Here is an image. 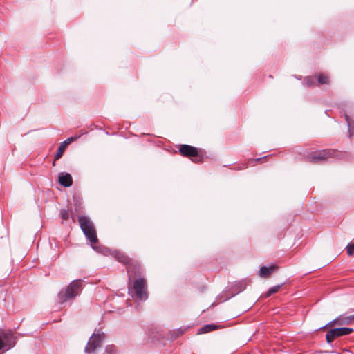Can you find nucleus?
Segmentation results:
<instances>
[{
    "instance_id": "nucleus-11",
    "label": "nucleus",
    "mask_w": 354,
    "mask_h": 354,
    "mask_svg": "<svg viewBox=\"0 0 354 354\" xmlns=\"http://www.w3.org/2000/svg\"><path fill=\"white\" fill-rule=\"evenodd\" d=\"M354 322V315H346L345 314L341 315L337 318H335L334 320L329 322L328 324H326L325 326L323 327V328H325L326 327L333 326L335 324L337 325H348L351 323Z\"/></svg>"
},
{
    "instance_id": "nucleus-4",
    "label": "nucleus",
    "mask_w": 354,
    "mask_h": 354,
    "mask_svg": "<svg viewBox=\"0 0 354 354\" xmlns=\"http://www.w3.org/2000/svg\"><path fill=\"white\" fill-rule=\"evenodd\" d=\"M90 246L96 252L102 254L105 256L111 254V250L101 244H100L97 237L96 230L93 223L90 222Z\"/></svg>"
},
{
    "instance_id": "nucleus-17",
    "label": "nucleus",
    "mask_w": 354,
    "mask_h": 354,
    "mask_svg": "<svg viewBox=\"0 0 354 354\" xmlns=\"http://www.w3.org/2000/svg\"><path fill=\"white\" fill-rule=\"evenodd\" d=\"M345 119L348 127L349 136L354 135V121L347 115H345Z\"/></svg>"
},
{
    "instance_id": "nucleus-12",
    "label": "nucleus",
    "mask_w": 354,
    "mask_h": 354,
    "mask_svg": "<svg viewBox=\"0 0 354 354\" xmlns=\"http://www.w3.org/2000/svg\"><path fill=\"white\" fill-rule=\"evenodd\" d=\"M77 138V136H72L68 138L64 142H61L56 151L55 156V160H58L59 159H60L62 157L67 146L70 145L72 142L75 141Z\"/></svg>"
},
{
    "instance_id": "nucleus-7",
    "label": "nucleus",
    "mask_w": 354,
    "mask_h": 354,
    "mask_svg": "<svg viewBox=\"0 0 354 354\" xmlns=\"http://www.w3.org/2000/svg\"><path fill=\"white\" fill-rule=\"evenodd\" d=\"M336 153L337 152L334 149H324L310 153L307 155L306 158L310 162L317 163L335 156Z\"/></svg>"
},
{
    "instance_id": "nucleus-1",
    "label": "nucleus",
    "mask_w": 354,
    "mask_h": 354,
    "mask_svg": "<svg viewBox=\"0 0 354 354\" xmlns=\"http://www.w3.org/2000/svg\"><path fill=\"white\" fill-rule=\"evenodd\" d=\"M142 274V272L140 273ZM138 275V278L136 279L133 281L129 283L128 289L129 292L136 299L140 301H145L148 297L147 284L145 279L140 277ZM135 276H133L134 277ZM137 277V275L136 276Z\"/></svg>"
},
{
    "instance_id": "nucleus-18",
    "label": "nucleus",
    "mask_w": 354,
    "mask_h": 354,
    "mask_svg": "<svg viewBox=\"0 0 354 354\" xmlns=\"http://www.w3.org/2000/svg\"><path fill=\"white\" fill-rule=\"evenodd\" d=\"M317 81L319 84H328L330 83L329 77L324 74L318 75Z\"/></svg>"
},
{
    "instance_id": "nucleus-9",
    "label": "nucleus",
    "mask_w": 354,
    "mask_h": 354,
    "mask_svg": "<svg viewBox=\"0 0 354 354\" xmlns=\"http://www.w3.org/2000/svg\"><path fill=\"white\" fill-rule=\"evenodd\" d=\"M353 331L351 328H337L329 330L326 335V339L328 343H331L335 339L338 337L347 335Z\"/></svg>"
},
{
    "instance_id": "nucleus-15",
    "label": "nucleus",
    "mask_w": 354,
    "mask_h": 354,
    "mask_svg": "<svg viewBox=\"0 0 354 354\" xmlns=\"http://www.w3.org/2000/svg\"><path fill=\"white\" fill-rule=\"evenodd\" d=\"M60 217L63 221H67L71 217L73 222H75V214L69 209H62L60 210Z\"/></svg>"
},
{
    "instance_id": "nucleus-24",
    "label": "nucleus",
    "mask_w": 354,
    "mask_h": 354,
    "mask_svg": "<svg viewBox=\"0 0 354 354\" xmlns=\"http://www.w3.org/2000/svg\"><path fill=\"white\" fill-rule=\"evenodd\" d=\"M56 161H57V160H53V166H55V162H56Z\"/></svg>"
},
{
    "instance_id": "nucleus-10",
    "label": "nucleus",
    "mask_w": 354,
    "mask_h": 354,
    "mask_svg": "<svg viewBox=\"0 0 354 354\" xmlns=\"http://www.w3.org/2000/svg\"><path fill=\"white\" fill-rule=\"evenodd\" d=\"M105 335L101 330H95L92 336L90 337V352L97 347H100Z\"/></svg>"
},
{
    "instance_id": "nucleus-23",
    "label": "nucleus",
    "mask_w": 354,
    "mask_h": 354,
    "mask_svg": "<svg viewBox=\"0 0 354 354\" xmlns=\"http://www.w3.org/2000/svg\"><path fill=\"white\" fill-rule=\"evenodd\" d=\"M85 352H88V342H87L85 348H84Z\"/></svg>"
},
{
    "instance_id": "nucleus-21",
    "label": "nucleus",
    "mask_w": 354,
    "mask_h": 354,
    "mask_svg": "<svg viewBox=\"0 0 354 354\" xmlns=\"http://www.w3.org/2000/svg\"><path fill=\"white\" fill-rule=\"evenodd\" d=\"M346 252L348 256L354 255V243L346 246Z\"/></svg>"
},
{
    "instance_id": "nucleus-16",
    "label": "nucleus",
    "mask_w": 354,
    "mask_h": 354,
    "mask_svg": "<svg viewBox=\"0 0 354 354\" xmlns=\"http://www.w3.org/2000/svg\"><path fill=\"white\" fill-rule=\"evenodd\" d=\"M221 326L216 324H207L198 330V334L206 333L221 328Z\"/></svg>"
},
{
    "instance_id": "nucleus-20",
    "label": "nucleus",
    "mask_w": 354,
    "mask_h": 354,
    "mask_svg": "<svg viewBox=\"0 0 354 354\" xmlns=\"http://www.w3.org/2000/svg\"><path fill=\"white\" fill-rule=\"evenodd\" d=\"M304 84L308 87L315 86V77H311V76L306 77L304 79Z\"/></svg>"
},
{
    "instance_id": "nucleus-22",
    "label": "nucleus",
    "mask_w": 354,
    "mask_h": 354,
    "mask_svg": "<svg viewBox=\"0 0 354 354\" xmlns=\"http://www.w3.org/2000/svg\"><path fill=\"white\" fill-rule=\"evenodd\" d=\"M105 351L109 354H115L116 353V348L113 345L108 346Z\"/></svg>"
},
{
    "instance_id": "nucleus-2",
    "label": "nucleus",
    "mask_w": 354,
    "mask_h": 354,
    "mask_svg": "<svg viewBox=\"0 0 354 354\" xmlns=\"http://www.w3.org/2000/svg\"><path fill=\"white\" fill-rule=\"evenodd\" d=\"M82 289L81 280L73 281L65 289H62L58 294V301L63 304L66 301L73 299L78 295Z\"/></svg>"
},
{
    "instance_id": "nucleus-25",
    "label": "nucleus",
    "mask_w": 354,
    "mask_h": 354,
    "mask_svg": "<svg viewBox=\"0 0 354 354\" xmlns=\"http://www.w3.org/2000/svg\"><path fill=\"white\" fill-rule=\"evenodd\" d=\"M261 159V158H257V159H256V161H257H257H259Z\"/></svg>"
},
{
    "instance_id": "nucleus-13",
    "label": "nucleus",
    "mask_w": 354,
    "mask_h": 354,
    "mask_svg": "<svg viewBox=\"0 0 354 354\" xmlns=\"http://www.w3.org/2000/svg\"><path fill=\"white\" fill-rule=\"evenodd\" d=\"M58 181L60 185L66 187H70L73 184L72 177L68 173H59L58 176Z\"/></svg>"
},
{
    "instance_id": "nucleus-5",
    "label": "nucleus",
    "mask_w": 354,
    "mask_h": 354,
    "mask_svg": "<svg viewBox=\"0 0 354 354\" xmlns=\"http://www.w3.org/2000/svg\"><path fill=\"white\" fill-rule=\"evenodd\" d=\"M179 151L183 156L192 158L195 162H201L203 160L201 150L189 145H181Z\"/></svg>"
},
{
    "instance_id": "nucleus-3",
    "label": "nucleus",
    "mask_w": 354,
    "mask_h": 354,
    "mask_svg": "<svg viewBox=\"0 0 354 354\" xmlns=\"http://www.w3.org/2000/svg\"><path fill=\"white\" fill-rule=\"evenodd\" d=\"M113 254L119 262L126 265L129 281L133 278V276L140 274L141 267L137 261L131 259L121 252L116 251Z\"/></svg>"
},
{
    "instance_id": "nucleus-8",
    "label": "nucleus",
    "mask_w": 354,
    "mask_h": 354,
    "mask_svg": "<svg viewBox=\"0 0 354 354\" xmlns=\"http://www.w3.org/2000/svg\"><path fill=\"white\" fill-rule=\"evenodd\" d=\"M75 207L73 214H75V216H77L78 222L81 229L82 230L86 237L88 239V218L85 216L81 215L82 213V207L80 205L75 203Z\"/></svg>"
},
{
    "instance_id": "nucleus-19",
    "label": "nucleus",
    "mask_w": 354,
    "mask_h": 354,
    "mask_svg": "<svg viewBox=\"0 0 354 354\" xmlns=\"http://www.w3.org/2000/svg\"><path fill=\"white\" fill-rule=\"evenodd\" d=\"M282 285H277V286H274L273 287H271L266 293V297H268L270 296H271L272 295L277 292L279 289L281 288Z\"/></svg>"
},
{
    "instance_id": "nucleus-14",
    "label": "nucleus",
    "mask_w": 354,
    "mask_h": 354,
    "mask_svg": "<svg viewBox=\"0 0 354 354\" xmlns=\"http://www.w3.org/2000/svg\"><path fill=\"white\" fill-rule=\"evenodd\" d=\"M277 269V266H270V267H266L263 266L260 268L259 271V274L260 277L263 278H267L272 273L274 272V271Z\"/></svg>"
},
{
    "instance_id": "nucleus-6",
    "label": "nucleus",
    "mask_w": 354,
    "mask_h": 354,
    "mask_svg": "<svg viewBox=\"0 0 354 354\" xmlns=\"http://www.w3.org/2000/svg\"><path fill=\"white\" fill-rule=\"evenodd\" d=\"M16 344V337L11 330H0V351L13 348Z\"/></svg>"
}]
</instances>
